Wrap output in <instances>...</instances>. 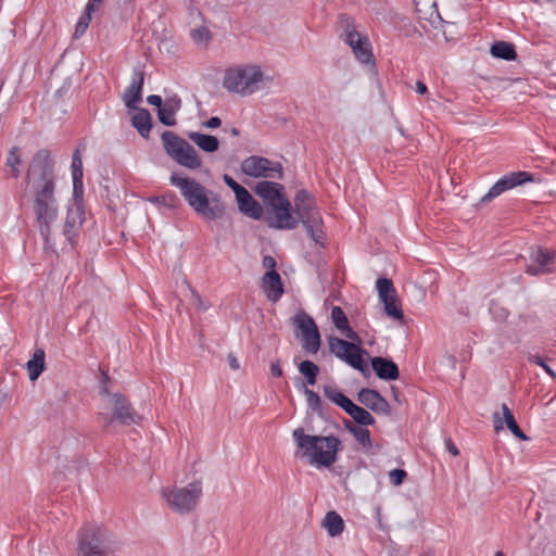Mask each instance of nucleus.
<instances>
[{"mask_svg":"<svg viewBox=\"0 0 556 556\" xmlns=\"http://www.w3.org/2000/svg\"><path fill=\"white\" fill-rule=\"evenodd\" d=\"M343 334H345V337L348 339H350V342H354L355 344H358V346H362V339L361 337L358 336V333L356 331H354L350 325L348 326V328H344L342 330H340Z\"/></svg>","mask_w":556,"mask_h":556,"instance_id":"obj_50","label":"nucleus"},{"mask_svg":"<svg viewBox=\"0 0 556 556\" xmlns=\"http://www.w3.org/2000/svg\"><path fill=\"white\" fill-rule=\"evenodd\" d=\"M137 112L131 117V125L137 129L138 134L148 139L152 128V117L150 112L144 108L135 109Z\"/></svg>","mask_w":556,"mask_h":556,"instance_id":"obj_28","label":"nucleus"},{"mask_svg":"<svg viewBox=\"0 0 556 556\" xmlns=\"http://www.w3.org/2000/svg\"><path fill=\"white\" fill-rule=\"evenodd\" d=\"M340 23L345 25V42L352 48L355 58L364 63L368 64L374 60L370 43L366 37H362L354 28V21L346 14H340Z\"/></svg>","mask_w":556,"mask_h":556,"instance_id":"obj_12","label":"nucleus"},{"mask_svg":"<svg viewBox=\"0 0 556 556\" xmlns=\"http://www.w3.org/2000/svg\"><path fill=\"white\" fill-rule=\"evenodd\" d=\"M315 223H302L304 228L306 229L307 235L314 240L317 244L324 245L325 232L321 229L323 219L321 215L316 216Z\"/></svg>","mask_w":556,"mask_h":556,"instance_id":"obj_37","label":"nucleus"},{"mask_svg":"<svg viewBox=\"0 0 556 556\" xmlns=\"http://www.w3.org/2000/svg\"><path fill=\"white\" fill-rule=\"evenodd\" d=\"M93 12H89L85 10V13L79 17L74 31V38H80L87 30L89 23L91 21V15Z\"/></svg>","mask_w":556,"mask_h":556,"instance_id":"obj_44","label":"nucleus"},{"mask_svg":"<svg viewBox=\"0 0 556 556\" xmlns=\"http://www.w3.org/2000/svg\"><path fill=\"white\" fill-rule=\"evenodd\" d=\"M343 424H344V428H345L350 433H352V434L354 433L355 429H357V428H358V426H357V425H355L353 421H351V420H349V419H345V420L343 421Z\"/></svg>","mask_w":556,"mask_h":556,"instance_id":"obj_60","label":"nucleus"},{"mask_svg":"<svg viewBox=\"0 0 556 556\" xmlns=\"http://www.w3.org/2000/svg\"><path fill=\"white\" fill-rule=\"evenodd\" d=\"M220 125L222 119L218 116H213L204 123V126L211 129L218 128Z\"/></svg>","mask_w":556,"mask_h":556,"instance_id":"obj_54","label":"nucleus"},{"mask_svg":"<svg viewBox=\"0 0 556 556\" xmlns=\"http://www.w3.org/2000/svg\"><path fill=\"white\" fill-rule=\"evenodd\" d=\"M283 190L285 187L282 185L269 180L260 181L254 188L255 193L264 200L267 207H271L287 199Z\"/></svg>","mask_w":556,"mask_h":556,"instance_id":"obj_23","label":"nucleus"},{"mask_svg":"<svg viewBox=\"0 0 556 556\" xmlns=\"http://www.w3.org/2000/svg\"><path fill=\"white\" fill-rule=\"evenodd\" d=\"M263 77V72L258 66H235L226 70L223 86L229 92L250 96L260 89Z\"/></svg>","mask_w":556,"mask_h":556,"instance_id":"obj_5","label":"nucleus"},{"mask_svg":"<svg viewBox=\"0 0 556 556\" xmlns=\"http://www.w3.org/2000/svg\"><path fill=\"white\" fill-rule=\"evenodd\" d=\"M85 222V208L80 206H70L63 225V236L74 249L77 244L80 228Z\"/></svg>","mask_w":556,"mask_h":556,"instance_id":"obj_20","label":"nucleus"},{"mask_svg":"<svg viewBox=\"0 0 556 556\" xmlns=\"http://www.w3.org/2000/svg\"><path fill=\"white\" fill-rule=\"evenodd\" d=\"M331 320L338 330L348 328L350 325L346 314L340 306H333L331 309Z\"/></svg>","mask_w":556,"mask_h":556,"instance_id":"obj_42","label":"nucleus"},{"mask_svg":"<svg viewBox=\"0 0 556 556\" xmlns=\"http://www.w3.org/2000/svg\"><path fill=\"white\" fill-rule=\"evenodd\" d=\"M191 38L195 42H208L211 39V33L205 26H200L191 30Z\"/></svg>","mask_w":556,"mask_h":556,"instance_id":"obj_47","label":"nucleus"},{"mask_svg":"<svg viewBox=\"0 0 556 556\" xmlns=\"http://www.w3.org/2000/svg\"><path fill=\"white\" fill-rule=\"evenodd\" d=\"M29 379L35 381L45 370V352L37 350L33 357L27 362Z\"/></svg>","mask_w":556,"mask_h":556,"instance_id":"obj_33","label":"nucleus"},{"mask_svg":"<svg viewBox=\"0 0 556 556\" xmlns=\"http://www.w3.org/2000/svg\"><path fill=\"white\" fill-rule=\"evenodd\" d=\"M149 201L152 203L162 204L172 210H176L181 205L179 198L173 192H168L157 197H152L149 199Z\"/></svg>","mask_w":556,"mask_h":556,"instance_id":"obj_40","label":"nucleus"},{"mask_svg":"<svg viewBox=\"0 0 556 556\" xmlns=\"http://www.w3.org/2000/svg\"><path fill=\"white\" fill-rule=\"evenodd\" d=\"M406 478H407L406 470L401 469V468L392 469L389 472L390 482L394 486H399V485L403 484Z\"/></svg>","mask_w":556,"mask_h":556,"instance_id":"obj_48","label":"nucleus"},{"mask_svg":"<svg viewBox=\"0 0 556 556\" xmlns=\"http://www.w3.org/2000/svg\"><path fill=\"white\" fill-rule=\"evenodd\" d=\"M301 384L303 393L306 396L308 408L316 413L320 418H325L324 406L319 395L315 391L308 389L303 382Z\"/></svg>","mask_w":556,"mask_h":556,"instance_id":"obj_36","label":"nucleus"},{"mask_svg":"<svg viewBox=\"0 0 556 556\" xmlns=\"http://www.w3.org/2000/svg\"><path fill=\"white\" fill-rule=\"evenodd\" d=\"M299 371L305 378V386H314L317 381L319 367L312 361L305 359L299 364Z\"/></svg>","mask_w":556,"mask_h":556,"instance_id":"obj_34","label":"nucleus"},{"mask_svg":"<svg viewBox=\"0 0 556 556\" xmlns=\"http://www.w3.org/2000/svg\"><path fill=\"white\" fill-rule=\"evenodd\" d=\"M270 372H271V376L276 377V378H279V377H281L283 375L280 359L271 362V364H270Z\"/></svg>","mask_w":556,"mask_h":556,"instance_id":"obj_52","label":"nucleus"},{"mask_svg":"<svg viewBox=\"0 0 556 556\" xmlns=\"http://www.w3.org/2000/svg\"><path fill=\"white\" fill-rule=\"evenodd\" d=\"M293 214L299 218V223H315L316 216L320 215L315 206L314 198L305 190H299L293 199Z\"/></svg>","mask_w":556,"mask_h":556,"instance_id":"obj_19","label":"nucleus"},{"mask_svg":"<svg viewBox=\"0 0 556 556\" xmlns=\"http://www.w3.org/2000/svg\"><path fill=\"white\" fill-rule=\"evenodd\" d=\"M189 138L193 141L201 150L213 153L218 150L219 141L213 135L201 134V132H190Z\"/></svg>","mask_w":556,"mask_h":556,"instance_id":"obj_31","label":"nucleus"},{"mask_svg":"<svg viewBox=\"0 0 556 556\" xmlns=\"http://www.w3.org/2000/svg\"><path fill=\"white\" fill-rule=\"evenodd\" d=\"M144 75L141 66L134 67L131 81L122 96V100L128 109H137L138 103L142 101Z\"/></svg>","mask_w":556,"mask_h":556,"instance_id":"obj_21","label":"nucleus"},{"mask_svg":"<svg viewBox=\"0 0 556 556\" xmlns=\"http://www.w3.org/2000/svg\"><path fill=\"white\" fill-rule=\"evenodd\" d=\"M382 447H383L382 443H376V444H372V447L369 448V452H365V453L374 456V455L381 453Z\"/></svg>","mask_w":556,"mask_h":556,"instance_id":"obj_57","label":"nucleus"},{"mask_svg":"<svg viewBox=\"0 0 556 556\" xmlns=\"http://www.w3.org/2000/svg\"><path fill=\"white\" fill-rule=\"evenodd\" d=\"M262 265L264 268H267L268 271L276 270V260L271 255H265L262 260Z\"/></svg>","mask_w":556,"mask_h":556,"instance_id":"obj_51","label":"nucleus"},{"mask_svg":"<svg viewBox=\"0 0 556 556\" xmlns=\"http://www.w3.org/2000/svg\"><path fill=\"white\" fill-rule=\"evenodd\" d=\"M293 323L301 331L302 348L308 354H316L320 349L321 338L313 317H311L306 312L301 311L295 314Z\"/></svg>","mask_w":556,"mask_h":556,"instance_id":"obj_15","label":"nucleus"},{"mask_svg":"<svg viewBox=\"0 0 556 556\" xmlns=\"http://www.w3.org/2000/svg\"><path fill=\"white\" fill-rule=\"evenodd\" d=\"M556 260V250L539 247L530 253V263L526 266V273L531 276H540L553 271Z\"/></svg>","mask_w":556,"mask_h":556,"instance_id":"obj_18","label":"nucleus"},{"mask_svg":"<svg viewBox=\"0 0 556 556\" xmlns=\"http://www.w3.org/2000/svg\"><path fill=\"white\" fill-rule=\"evenodd\" d=\"M344 412L357 424L358 427L371 426L375 424L374 416L364 407L351 402Z\"/></svg>","mask_w":556,"mask_h":556,"instance_id":"obj_29","label":"nucleus"},{"mask_svg":"<svg viewBox=\"0 0 556 556\" xmlns=\"http://www.w3.org/2000/svg\"><path fill=\"white\" fill-rule=\"evenodd\" d=\"M445 447L453 456H457L459 454V450L450 438L445 440Z\"/></svg>","mask_w":556,"mask_h":556,"instance_id":"obj_55","label":"nucleus"},{"mask_svg":"<svg viewBox=\"0 0 556 556\" xmlns=\"http://www.w3.org/2000/svg\"><path fill=\"white\" fill-rule=\"evenodd\" d=\"M324 395L338 405L341 409H345L348 405L352 402L345 394L341 391L337 390L331 386H324L323 388Z\"/></svg>","mask_w":556,"mask_h":556,"instance_id":"obj_38","label":"nucleus"},{"mask_svg":"<svg viewBox=\"0 0 556 556\" xmlns=\"http://www.w3.org/2000/svg\"><path fill=\"white\" fill-rule=\"evenodd\" d=\"M323 527L332 538L340 535L344 530L342 517L334 510L328 511L323 520Z\"/></svg>","mask_w":556,"mask_h":556,"instance_id":"obj_32","label":"nucleus"},{"mask_svg":"<svg viewBox=\"0 0 556 556\" xmlns=\"http://www.w3.org/2000/svg\"><path fill=\"white\" fill-rule=\"evenodd\" d=\"M528 362L542 367L548 376H551L554 379L556 378V374L554 372V370L547 365L545 359L542 356H540L539 354H529Z\"/></svg>","mask_w":556,"mask_h":556,"instance_id":"obj_46","label":"nucleus"},{"mask_svg":"<svg viewBox=\"0 0 556 556\" xmlns=\"http://www.w3.org/2000/svg\"><path fill=\"white\" fill-rule=\"evenodd\" d=\"M202 495V484L193 481L186 488L163 490V496L168 505L179 514H187L194 509Z\"/></svg>","mask_w":556,"mask_h":556,"instance_id":"obj_9","label":"nucleus"},{"mask_svg":"<svg viewBox=\"0 0 556 556\" xmlns=\"http://www.w3.org/2000/svg\"><path fill=\"white\" fill-rule=\"evenodd\" d=\"M392 394L395 400H397L399 396V390L395 387H391Z\"/></svg>","mask_w":556,"mask_h":556,"instance_id":"obj_62","label":"nucleus"},{"mask_svg":"<svg viewBox=\"0 0 556 556\" xmlns=\"http://www.w3.org/2000/svg\"><path fill=\"white\" fill-rule=\"evenodd\" d=\"M267 227L277 230H292L299 225V218L293 214V206L288 199L267 207L263 217Z\"/></svg>","mask_w":556,"mask_h":556,"instance_id":"obj_10","label":"nucleus"},{"mask_svg":"<svg viewBox=\"0 0 556 556\" xmlns=\"http://www.w3.org/2000/svg\"><path fill=\"white\" fill-rule=\"evenodd\" d=\"M110 377L103 372V380L100 394L106 397V405L111 415L104 412L99 413V419L104 429L117 422L122 426L139 425L142 416L134 408L129 400L121 392H110L106 382Z\"/></svg>","mask_w":556,"mask_h":556,"instance_id":"obj_4","label":"nucleus"},{"mask_svg":"<svg viewBox=\"0 0 556 556\" xmlns=\"http://www.w3.org/2000/svg\"><path fill=\"white\" fill-rule=\"evenodd\" d=\"M224 182L235 192L236 197L242 193L245 188L238 184L231 176L225 174L223 176Z\"/></svg>","mask_w":556,"mask_h":556,"instance_id":"obj_49","label":"nucleus"},{"mask_svg":"<svg viewBox=\"0 0 556 556\" xmlns=\"http://www.w3.org/2000/svg\"><path fill=\"white\" fill-rule=\"evenodd\" d=\"M533 180L534 175L529 172L519 170L508 173L504 175L502 178H500L490 188L489 192L481 198V203H488L493 199L497 198L498 195H501L502 193H504L505 191L521 186L526 182H531Z\"/></svg>","mask_w":556,"mask_h":556,"instance_id":"obj_17","label":"nucleus"},{"mask_svg":"<svg viewBox=\"0 0 556 556\" xmlns=\"http://www.w3.org/2000/svg\"><path fill=\"white\" fill-rule=\"evenodd\" d=\"M169 182L180 190L188 205L206 220L220 219L225 215V204L219 197L190 177H179L173 173Z\"/></svg>","mask_w":556,"mask_h":556,"instance_id":"obj_2","label":"nucleus"},{"mask_svg":"<svg viewBox=\"0 0 556 556\" xmlns=\"http://www.w3.org/2000/svg\"><path fill=\"white\" fill-rule=\"evenodd\" d=\"M83 195H84L83 179H73V201H74V204L72 206L84 207Z\"/></svg>","mask_w":556,"mask_h":556,"instance_id":"obj_45","label":"nucleus"},{"mask_svg":"<svg viewBox=\"0 0 556 556\" xmlns=\"http://www.w3.org/2000/svg\"><path fill=\"white\" fill-rule=\"evenodd\" d=\"M147 102L150 105H154L157 108V110L164 104L163 99L159 94H151L147 98Z\"/></svg>","mask_w":556,"mask_h":556,"instance_id":"obj_53","label":"nucleus"},{"mask_svg":"<svg viewBox=\"0 0 556 556\" xmlns=\"http://www.w3.org/2000/svg\"><path fill=\"white\" fill-rule=\"evenodd\" d=\"M328 344L330 353L336 357L361 371L364 377L370 375V370L364 361V355H368V352L363 346L334 336L328 338Z\"/></svg>","mask_w":556,"mask_h":556,"instance_id":"obj_8","label":"nucleus"},{"mask_svg":"<svg viewBox=\"0 0 556 556\" xmlns=\"http://www.w3.org/2000/svg\"><path fill=\"white\" fill-rule=\"evenodd\" d=\"M181 99L174 94L165 99L164 104L157 110V117L161 124L172 127L176 125V113L181 109Z\"/></svg>","mask_w":556,"mask_h":556,"instance_id":"obj_26","label":"nucleus"},{"mask_svg":"<svg viewBox=\"0 0 556 556\" xmlns=\"http://www.w3.org/2000/svg\"><path fill=\"white\" fill-rule=\"evenodd\" d=\"M231 134L233 136H238L239 135V130L237 128H232Z\"/></svg>","mask_w":556,"mask_h":556,"instance_id":"obj_63","label":"nucleus"},{"mask_svg":"<svg viewBox=\"0 0 556 556\" xmlns=\"http://www.w3.org/2000/svg\"><path fill=\"white\" fill-rule=\"evenodd\" d=\"M241 170L243 174L254 178H283L282 165L264 156L251 155L244 159L241 163Z\"/></svg>","mask_w":556,"mask_h":556,"instance_id":"obj_11","label":"nucleus"},{"mask_svg":"<svg viewBox=\"0 0 556 556\" xmlns=\"http://www.w3.org/2000/svg\"><path fill=\"white\" fill-rule=\"evenodd\" d=\"M490 53L495 59L514 61L517 59L516 47L508 41H495L490 49Z\"/></svg>","mask_w":556,"mask_h":556,"instance_id":"obj_30","label":"nucleus"},{"mask_svg":"<svg viewBox=\"0 0 556 556\" xmlns=\"http://www.w3.org/2000/svg\"><path fill=\"white\" fill-rule=\"evenodd\" d=\"M357 401L374 413L383 415L391 414L389 402L375 389H361L357 393Z\"/></svg>","mask_w":556,"mask_h":556,"instance_id":"obj_22","label":"nucleus"},{"mask_svg":"<svg viewBox=\"0 0 556 556\" xmlns=\"http://www.w3.org/2000/svg\"><path fill=\"white\" fill-rule=\"evenodd\" d=\"M340 23L345 25V42L352 48L355 58L364 63L368 64L374 60L370 43L366 37H362L354 28V21L346 14H340Z\"/></svg>","mask_w":556,"mask_h":556,"instance_id":"obj_14","label":"nucleus"},{"mask_svg":"<svg viewBox=\"0 0 556 556\" xmlns=\"http://www.w3.org/2000/svg\"><path fill=\"white\" fill-rule=\"evenodd\" d=\"M103 2V0H89L86 5V11L94 12V10Z\"/></svg>","mask_w":556,"mask_h":556,"instance_id":"obj_56","label":"nucleus"},{"mask_svg":"<svg viewBox=\"0 0 556 556\" xmlns=\"http://www.w3.org/2000/svg\"><path fill=\"white\" fill-rule=\"evenodd\" d=\"M293 439L301 450L296 456L309 457L312 464L330 467L337 462V454L341 450V441L334 435H311L303 428L293 430Z\"/></svg>","mask_w":556,"mask_h":556,"instance_id":"obj_3","label":"nucleus"},{"mask_svg":"<svg viewBox=\"0 0 556 556\" xmlns=\"http://www.w3.org/2000/svg\"><path fill=\"white\" fill-rule=\"evenodd\" d=\"M502 412H503L504 421H505L507 429L519 440H523V441L528 440V437L519 428L511 410L505 403L502 404Z\"/></svg>","mask_w":556,"mask_h":556,"instance_id":"obj_35","label":"nucleus"},{"mask_svg":"<svg viewBox=\"0 0 556 556\" xmlns=\"http://www.w3.org/2000/svg\"><path fill=\"white\" fill-rule=\"evenodd\" d=\"M114 552L109 531L100 526H85L78 532L79 556H109Z\"/></svg>","mask_w":556,"mask_h":556,"instance_id":"obj_6","label":"nucleus"},{"mask_svg":"<svg viewBox=\"0 0 556 556\" xmlns=\"http://www.w3.org/2000/svg\"><path fill=\"white\" fill-rule=\"evenodd\" d=\"M228 362H229V366L233 369V370H237L240 368V365H239V362L237 359V357L233 355V354H228Z\"/></svg>","mask_w":556,"mask_h":556,"instance_id":"obj_58","label":"nucleus"},{"mask_svg":"<svg viewBox=\"0 0 556 556\" xmlns=\"http://www.w3.org/2000/svg\"><path fill=\"white\" fill-rule=\"evenodd\" d=\"M427 91H428V88H427L426 84L421 80H418L416 83V92L419 94H425V93H427Z\"/></svg>","mask_w":556,"mask_h":556,"instance_id":"obj_59","label":"nucleus"},{"mask_svg":"<svg viewBox=\"0 0 556 556\" xmlns=\"http://www.w3.org/2000/svg\"><path fill=\"white\" fill-rule=\"evenodd\" d=\"M494 418H495V420H494V424H495V425H494V427H495V429H496V430L502 429V425H501V424H500V425H497V421H501V420H500V418H498V414H494Z\"/></svg>","mask_w":556,"mask_h":556,"instance_id":"obj_61","label":"nucleus"},{"mask_svg":"<svg viewBox=\"0 0 556 556\" xmlns=\"http://www.w3.org/2000/svg\"><path fill=\"white\" fill-rule=\"evenodd\" d=\"M370 365L376 376L381 380L393 381L400 378L397 364L389 357H370Z\"/></svg>","mask_w":556,"mask_h":556,"instance_id":"obj_24","label":"nucleus"},{"mask_svg":"<svg viewBox=\"0 0 556 556\" xmlns=\"http://www.w3.org/2000/svg\"><path fill=\"white\" fill-rule=\"evenodd\" d=\"M72 179H83L84 172H83V160L80 155V150L76 148L72 155Z\"/></svg>","mask_w":556,"mask_h":556,"instance_id":"obj_43","label":"nucleus"},{"mask_svg":"<svg viewBox=\"0 0 556 556\" xmlns=\"http://www.w3.org/2000/svg\"><path fill=\"white\" fill-rule=\"evenodd\" d=\"M161 139L166 154L176 163L189 169L201 167L197 150L187 140L170 130L163 131Z\"/></svg>","mask_w":556,"mask_h":556,"instance_id":"obj_7","label":"nucleus"},{"mask_svg":"<svg viewBox=\"0 0 556 556\" xmlns=\"http://www.w3.org/2000/svg\"><path fill=\"white\" fill-rule=\"evenodd\" d=\"M262 289L268 301L276 303L283 294L281 277L277 270L266 271L262 278Z\"/></svg>","mask_w":556,"mask_h":556,"instance_id":"obj_25","label":"nucleus"},{"mask_svg":"<svg viewBox=\"0 0 556 556\" xmlns=\"http://www.w3.org/2000/svg\"><path fill=\"white\" fill-rule=\"evenodd\" d=\"M239 210L247 216L260 220L264 217V208L263 206L251 195V193L245 189L236 197Z\"/></svg>","mask_w":556,"mask_h":556,"instance_id":"obj_27","label":"nucleus"},{"mask_svg":"<svg viewBox=\"0 0 556 556\" xmlns=\"http://www.w3.org/2000/svg\"><path fill=\"white\" fill-rule=\"evenodd\" d=\"M353 437L359 443L364 452H369V448L372 447L370 431L367 428L358 427L355 429Z\"/></svg>","mask_w":556,"mask_h":556,"instance_id":"obj_41","label":"nucleus"},{"mask_svg":"<svg viewBox=\"0 0 556 556\" xmlns=\"http://www.w3.org/2000/svg\"><path fill=\"white\" fill-rule=\"evenodd\" d=\"M376 286L378 296L383 303V311L386 315L393 319L402 320L404 318V312L399 302L393 281L389 278L382 277L377 280Z\"/></svg>","mask_w":556,"mask_h":556,"instance_id":"obj_16","label":"nucleus"},{"mask_svg":"<svg viewBox=\"0 0 556 556\" xmlns=\"http://www.w3.org/2000/svg\"><path fill=\"white\" fill-rule=\"evenodd\" d=\"M495 556H505V555L502 552L498 551V552L495 553Z\"/></svg>","mask_w":556,"mask_h":556,"instance_id":"obj_64","label":"nucleus"},{"mask_svg":"<svg viewBox=\"0 0 556 556\" xmlns=\"http://www.w3.org/2000/svg\"><path fill=\"white\" fill-rule=\"evenodd\" d=\"M26 190L31 195V208L43 239V250L55 253L51 227L59 216L55 197V161L48 149L34 153L25 176Z\"/></svg>","mask_w":556,"mask_h":556,"instance_id":"obj_1","label":"nucleus"},{"mask_svg":"<svg viewBox=\"0 0 556 556\" xmlns=\"http://www.w3.org/2000/svg\"><path fill=\"white\" fill-rule=\"evenodd\" d=\"M340 23L345 25V42L352 48L355 58L364 63L368 64L374 60L370 43L366 37H362L354 28V21L346 14H340Z\"/></svg>","mask_w":556,"mask_h":556,"instance_id":"obj_13","label":"nucleus"},{"mask_svg":"<svg viewBox=\"0 0 556 556\" xmlns=\"http://www.w3.org/2000/svg\"><path fill=\"white\" fill-rule=\"evenodd\" d=\"M21 164H22L21 150L18 147H12L8 153L5 166L10 168V174L13 178L20 177V174H21L20 165Z\"/></svg>","mask_w":556,"mask_h":556,"instance_id":"obj_39","label":"nucleus"}]
</instances>
